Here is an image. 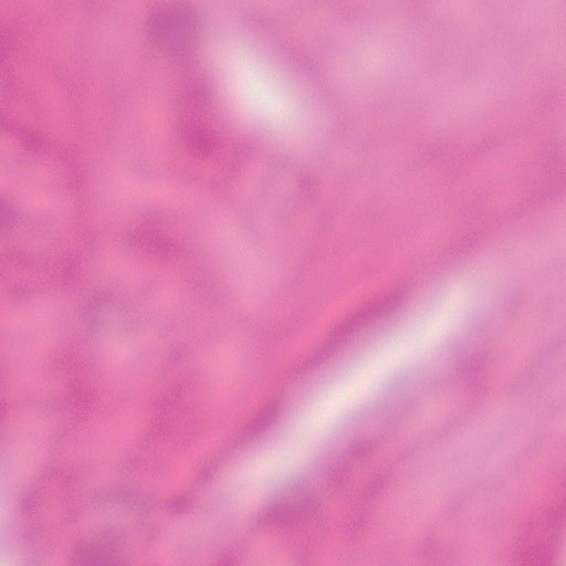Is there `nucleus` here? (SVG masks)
Masks as SVG:
<instances>
[{
  "mask_svg": "<svg viewBox=\"0 0 566 566\" xmlns=\"http://www.w3.org/2000/svg\"><path fill=\"white\" fill-rule=\"evenodd\" d=\"M268 426V420L264 417H259L253 419L247 427L244 428V434L247 437H253L261 430H263Z\"/></svg>",
  "mask_w": 566,
  "mask_h": 566,
  "instance_id": "f257e3e1",
  "label": "nucleus"
},
{
  "mask_svg": "<svg viewBox=\"0 0 566 566\" xmlns=\"http://www.w3.org/2000/svg\"><path fill=\"white\" fill-rule=\"evenodd\" d=\"M370 313L369 312H365V313H361L357 316V324H360V323H364L366 319H368Z\"/></svg>",
  "mask_w": 566,
  "mask_h": 566,
  "instance_id": "f03ea898",
  "label": "nucleus"
}]
</instances>
